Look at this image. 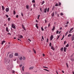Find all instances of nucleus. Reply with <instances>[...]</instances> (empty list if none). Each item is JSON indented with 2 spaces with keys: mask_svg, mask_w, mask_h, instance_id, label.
<instances>
[{
  "mask_svg": "<svg viewBox=\"0 0 74 74\" xmlns=\"http://www.w3.org/2000/svg\"><path fill=\"white\" fill-rule=\"evenodd\" d=\"M71 39H72V41H73V40H74V35H73L72 36Z\"/></svg>",
  "mask_w": 74,
  "mask_h": 74,
  "instance_id": "nucleus-7",
  "label": "nucleus"
},
{
  "mask_svg": "<svg viewBox=\"0 0 74 74\" xmlns=\"http://www.w3.org/2000/svg\"><path fill=\"white\" fill-rule=\"evenodd\" d=\"M12 28H13V29H16V27H15V25L14 24H12Z\"/></svg>",
  "mask_w": 74,
  "mask_h": 74,
  "instance_id": "nucleus-1",
  "label": "nucleus"
},
{
  "mask_svg": "<svg viewBox=\"0 0 74 74\" xmlns=\"http://www.w3.org/2000/svg\"><path fill=\"white\" fill-rule=\"evenodd\" d=\"M18 16H18V15H17L16 16V17L18 18Z\"/></svg>",
  "mask_w": 74,
  "mask_h": 74,
  "instance_id": "nucleus-54",
  "label": "nucleus"
},
{
  "mask_svg": "<svg viewBox=\"0 0 74 74\" xmlns=\"http://www.w3.org/2000/svg\"><path fill=\"white\" fill-rule=\"evenodd\" d=\"M57 37H58V38H57V40H58V38H59V37H60V35L57 36Z\"/></svg>",
  "mask_w": 74,
  "mask_h": 74,
  "instance_id": "nucleus-37",
  "label": "nucleus"
},
{
  "mask_svg": "<svg viewBox=\"0 0 74 74\" xmlns=\"http://www.w3.org/2000/svg\"><path fill=\"white\" fill-rule=\"evenodd\" d=\"M58 33H59V31L57 30L56 32L57 34H58Z\"/></svg>",
  "mask_w": 74,
  "mask_h": 74,
  "instance_id": "nucleus-50",
  "label": "nucleus"
},
{
  "mask_svg": "<svg viewBox=\"0 0 74 74\" xmlns=\"http://www.w3.org/2000/svg\"><path fill=\"white\" fill-rule=\"evenodd\" d=\"M69 44H67L66 45L65 47H69Z\"/></svg>",
  "mask_w": 74,
  "mask_h": 74,
  "instance_id": "nucleus-39",
  "label": "nucleus"
},
{
  "mask_svg": "<svg viewBox=\"0 0 74 74\" xmlns=\"http://www.w3.org/2000/svg\"><path fill=\"white\" fill-rule=\"evenodd\" d=\"M43 68H46V69H48V68L46 66H43Z\"/></svg>",
  "mask_w": 74,
  "mask_h": 74,
  "instance_id": "nucleus-48",
  "label": "nucleus"
},
{
  "mask_svg": "<svg viewBox=\"0 0 74 74\" xmlns=\"http://www.w3.org/2000/svg\"><path fill=\"white\" fill-rule=\"evenodd\" d=\"M4 63H8V59L7 58H5V60H4Z\"/></svg>",
  "mask_w": 74,
  "mask_h": 74,
  "instance_id": "nucleus-2",
  "label": "nucleus"
},
{
  "mask_svg": "<svg viewBox=\"0 0 74 74\" xmlns=\"http://www.w3.org/2000/svg\"><path fill=\"white\" fill-rule=\"evenodd\" d=\"M60 50L61 52H63V47L61 48L60 49Z\"/></svg>",
  "mask_w": 74,
  "mask_h": 74,
  "instance_id": "nucleus-23",
  "label": "nucleus"
},
{
  "mask_svg": "<svg viewBox=\"0 0 74 74\" xmlns=\"http://www.w3.org/2000/svg\"><path fill=\"white\" fill-rule=\"evenodd\" d=\"M21 16H23V13L21 12Z\"/></svg>",
  "mask_w": 74,
  "mask_h": 74,
  "instance_id": "nucleus-32",
  "label": "nucleus"
},
{
  "mask_svg": "<svg viewBox=\"0 0 74 74\" xmlns=\"http://www.w3.org/2000/svg\"><path fill=\"white\" fill-rule=\"evenodd\" d=\"M10 53V52H8L7 53V57L8 56V55H9Z\"/></svg>",
  "mask_w": 74,
  "mask_h": 74,
  "instance_id": "nucleus-45",
  "label": "nucleus"
},
{
  "mask_svg": "<svg viewBox=\"0 0 74 74\" xmlns=\"http://www.w3.org/2000/svg\"><path fill=\"white\" fill-rule=\"evenodd\" d=\"M32 3H35V0H33L32 1Z\"/></svg>",
  "mask_w": 74,
  "mask_h": 74,
  "instance_id": "nucleus-33",
  "label": "nucleus"
},
{
  "mask_svg": "<svg viewBox=\"0 0 74 74\" xmlns=\"http://www.w3.org/2000/svg\"><path fill=\"white\" fill-rule=\"evenodd\" d=\"M6 12L9 11V9L8 8H6L5 9Z\"/></svg>",
  "mask_w": 74,
  "mask_h": 74,
  "instance_id": "nucleus-10",
  "label": "nucleus"
},
{
  "mask_svg": "<svg viewBox=\"0 0 74 74\" xmlns=\"http://www.w3.org/2000/svg\"><path fill=\"white\" fill-rule=\"evenodd\" d=\"M5 41L4 40H3L2 42L1 43V45H3L4 43H5Z\"/></svg>",
  "mask_w": 74,
  "mask_h": 74,
  "instance_id": "nucleus-6",
  "label": "nucleus"
},
{
  "mask_svg": "<svg viewBox=\"0 0 74 74\" xmlns=\"http://www.w3.org/2000/svg\"><path fill=\"white\" fill-rule=\"evenodd\" d=\"M64 35H63L62 36V38L63 39L64 38Z\"/></svg>",
  "mask_w": 74,
  "mask_h": 74,
  "instance_id": "nucleus-58",
  "label": "nucleus"
},
{
  "mask_svg": "<svg viewBox=\"0 0 74 74\" xmlns=\"http://www.w3.org/2000/svg\"><path fill=\"white\" fill-rule=\"evenodd\" d=\"M41 29L42 31H44V28H43L42 27H41Z\"/></svg>",
  "mask_w": 74,
  "mask_h": 74,
  "instance_id": "nucleus-31",
  "label": "nucleus"
},
{
  "mask_svg": "<svg viewBox=\"0 0 74 74\" xmlns=\"http://www.w3.org/2000/svg\"><path fill=\"white\" fill-rule=\"evenodd\" d=\"M47 27L46 26L44 27V29L45 30V29H47Z\"/></svg>",
  "mask_w": 74,
  "mask_h": 74,
  "instance_id": "nucleus-47",
  "label": "nucleus"
},
{
  "mask_svg": "<svg viewBox=\"0 0 74 74\" xmlns=\"http://www.w3.org/2000/svg\"><path fill=\"white\" fill-rule=\"evenodd\" d=\"M19 38H23V36L22 35H20L19 36Z\"/></svg>",
  "mask_w": 74,
  "mask_h": 74,
  "instance_id": "nucleus-16",
  "label": "nucleus"
},
{
  "mask_svg": "<svg viewBox=\"0 0 74 74\" xmlns=\"http://www.w3.org/2000/svg\"><path fill=\"white\" fill-rule=\"evenodd\" d=\"M50 26H51V25L50 24H49V25H48V27H49Z\"/></svg>",
  "mask_w": 74,
  "mask_h": 74,
  "instance_id": "nucleus-55",
  "label": "nucleus"
},
{
  "mask_svg": "<svg viewBox=\"0 0 74 74\" xmlns=\"http://www.w3.org/2000/svg\"><path fill=\"white\" fill-rule=\"evenodd\" d=\"M66 49L67 48H66V47H64V52H66Z\"/></svg>",
  "mask_w": 74,
  "mask_h": 74,
  "instance_id": "nucleus-11",
  "label": "nucleus"
},
{
  "mask_svg": "<svg viewBox=\"0 0 74 74\" xmlns=\"http://www.w3.org/2000/svg\"><path fill=\"white\" fill-rule=\"evenodd\" d=\"M40 15H38V17L37 18V19H39V18H40Z\"/></svg>",
  "mask_w": 74,
  "mask_h": 74,
  "instance_id": "nucleus-35",
  "label": "nucleus"
},
{
  "mask_svg": "<svg viewBox=\"0 0 74 74\" xmlns=\"http://www.w3.org/2000/svg\"><path fill=\"white\" fill-rule=\"evenodd\" d=\"M42 40H44V37H43V36H42Z\"/></svg>",
  "mask_w": 74,
  "mask_h": 74,
  "instance_id": "nucleus-42",
  "label": "nucleus"
},
{
  "mask_svg": "<svg viewBox=\"0 0 74 74\" xmlns=\"http://www.w3.org/2000/svg\"><path fill=\"white\" fill-rule=\"evenodd\" d=\"M36 28H37V29H38V25H37V24H36Z\"/></svg>",
  "mask_w": 74,
  "mask_h": 74,
  "instance_id": "nucleus-19",
  "label": "nucleus"
},
{
  "mask_svg": "<svg viewBox=\"0 0 74 74\" xmlns=\"http://www.w3.org/2000/svg\"><path fill=\"white\" fill-rule=\"evenodd\" d=\"M54 8H55V6H53L52 8V10H53Z\"/></svg>",
  "mask_w": 74,
  "mask_h": 74,
  "instance_id": "nucleus-43",
  "label": "nucleus"
},
{
  "mask_svg": "<svg viewBox=\"0 0 74 74\" xmlns=\"http://www.w3.org/2000/svg\"><path fill=\"white\" fill-rule=\"evenodd\" d=\"M49 8H48L47 9V12H49Z\"/></svg>",
  "mask_w": 74,
  "mask_h": 74,
  "instance_id": "nucleus-41",
  "label": "nucleus"
},
{
  "mask_svg": "<svg viewBox=\"0 0 74 74\" xmlns=\"http://www.w3.org/2000/svg\"><path fill=\"white\" fill-rule=\"evenodd\" d=\"M33 50L34 53H36V50H34V49L33 48Z\"/></svg>",
  "mask_w": 74,
  "mask_h": 74,
  "instance_id": "nucleus-22",
  "label": "nucleus"
},
{
  "mask_svg": "<svg viewBox=\"0 0 74 74\" xmlns=\"http://www.w3.org/2000/svg\"><path fill=\"white\" fill-rule=\"evenodd\" d=\"M58 5L59 6H60V5H61V3H60V2H59V3H58Z\"/></svg>",
  "mask_w": 74,
  "mask_h": 74,
  "instance_id": "nucleus-27",
  "label": "nucleus"
},
{
  "mask_svg": "<svg viewBox=\"0 0 74 74\" xmlns=\"http://www.w3.org/2000/svg\"><path fill=\"white\" fill-rule=\"evenodd\" d=\"M48 42V39L47 38V42Z\"/></svg>",
  "mask_w": 74,
  "mask_h": 74,
  "instance_id": "nucleus-56",
  "label": "nucleus"
},
{
  "mask_svg": "<svg viewBox=\"0 0 74 74\" xmlns=\"http://www.w3.org/2000/svg\"><path fill=\"white\" fill-rule=\"evenodd\" d=\"M67 26H68V25H65V27H67Z\"/></svg>",
  "mask_w": 74,
  "mask_h": 74,
  "instance_id": "nucleus-62",
  "label": "nucleus"
},
{
  "mask_svg": "<svg viewBox=\"0 0 74 74\" xmlns=\"http://www.w3.org/2000/svg\"><path fill=\"white\" fill-rule=\"evenodd\" d=\"M26 8H27V9H29V6L28 5H27L26 6Z\"/></svg>",
  "mask_w": 74,
  "mask_h": 74,
  "instance_id": "nucleus-30",
  "label": "nucleus"
},
{
  "mask_svg": "<svg viewBox=\"0 0 74 74\" xmlns=\"http://www.w3.org/2000/svg\"><path fill=\"white\" fill-rule=\"evenodd\" d=\"M64 35H63L62 36V38L63 39L64 38Z\"/></svg>",
  "mask_w": 74,
  "mask_h": 74,
  "instance_id": "nucleus-59",
  "label": "nucleus"
},
{
  "mask_svg": "<svg viewBox=\"0 0 74 74\" xmlns=\"http://www.w3.org/2000/svg\"><path fill=\"white\" fill-rule=\"evenodd\" d=\"M10 18H8V21H10Z\"/></svg>",
  "mask_w": 74,
  "mask_h": 74,
  "instance_id": "nucleus-46",
  "label": "nucleus"
},
{
  "mask_svg": "<svg viewBox=\"0 0 74 74\" xmlns=\"http://www.w3.org/2000/svg\"><path fill=\"white\" fill-rule=\"evenodd\" d=\"M55 6L56 7H57L58 6H59V5H58V3H56V5H55Z\"/></svg>",
  "mask_w": 74,
  "mask_h": 74,
  "instance_id": "nucleus-34",
  "label": "nucleus"
},
{
  "mask_svg": "<svg viewBox=\"0 0 74 74\" xmlns=\"http://www.w3.org/2000/svg\"><path fill=\"white\" fill-rule=\"evenodd\" d=\"M51 48L52 49H53V51H54V50H55V49L54 48H53V47H52V46H51Z\"/></svg>",
  "mask_w": 74,
  "mask_h": 74,
  "instance_id": "nucleus-20",
  "label": "nucleus"
},
{
  "mask_svg": "<svg viewBox=\"0 0 74 74\" xmlns=\"http://www.w3.org/2000/svg\"><path fill=\"white\" fill-rule=\"evenodd\" d=\"M26 59V58L25 57H23V60H25Z\"/></svg>",
  "mask_w": 74,
  "mask_h": 74,
  "instance_id": "nucleus-36",
  "label": "nucleus"
},
{
  "mask_svg": "<svg viewBox=\"0 0 74 74\" xmlns=\"http://www.w3.org/2000/svg\"><path fill=\"white\" fill-rule=\"evenodd\" d=\"M34 68V67L33 66H31L30 67V68H29V70H32V69H33Z\"/></svg>",
  "mask_w": 74,
  "mask_h": 74,
  "instance_id": "nucleus-17",
  "label": "nucleus"
},
{
  "mask_svg": "<svg viewBox=\"0 0 74 74\" xmlns=\"http://www.w3.org/2000/svg\"><path fill=\"white\" fill-rule=\"evenodd\" d=\"M43 56H45V55L44 54H42Z\"/></svg>",
  "mask_w": 74,
  "mask_h": 74,
  "instance_id": "nucleus-64",
  "label": "nucleus"
},
{
  "mask_svg": "<svg viewBox=\"0 0 74 74\" xmlns=\"http://www.w3.org/2000/svg\"><path fill=\"white\" fill-rule=\"evenodd\" d=\"M55 26H53V28L52 29V31H54V30H55Z\"/></svg>",
  "mask_w": 74,
  "mask_h": 74,
  "instance_id": "nucleus-15",
  "label": "nucleus"
},
{
  "mask_svg": "<svg viewBox=\"0 0 74 74\" xmlns=\"http://www.w3.org/2000/svg\"><path fill=\"white\" fill-rule=\"evenodd\" d=\"M49 46L50 47H51V43H49Z\"/></svg>",
  "mask_w": 74,
  "mask_h": 74,
  "instance_id": "nucleus-52",
  "label": "nucleus"
},
{
  "mask_svg": "<svg viewBox=\"0 0 74 74\" xmlns=\"http://www.w3.org/2000/svg\"><path fill=\"white\" fill-rule=\"evenodd\" d=\"M66 41H65L64 42V44H65L66 43Z\"/></svg>",
  "mask_w": 74,
  "mask_h": 74,
  "instance_id": "nucleus-63",
  "label": "nucleus"
},
{
  "mask_svg": "<svg viewBox=\"0 0 74 74\" xmlns=\"http://www.w3.org/2000/svg\"><path fill=\"white\" fill-rule=\"evenodd\" d=\"M47 8H45L44 9V11L45 13H46L47 12Z\"/></svg>",
  "mask_w": 74,
  "mask_h": 74,
  "instance_id": "nucleus-8",
  "label": "nucleus"
},
{
  "mask_svg": "<svg viewBox=\"0 0 74 74\" xmlns=\"http://www.w3.org/2000/svg\"><path fill=\"white\" fill-rule=\"evenodd\" d=\"M51 15L52 17L54 16V12H53V13L51 14Z\"/></svg>",
  "mask_w": 74,
  "mask_h": 74,
  "instance_id": "nucleus-13",
  "label": "nucleus"
},
{
  "mask_svg": "<svg viewBox=\"0 0 74 74\" xmlns=\"http://www.w3.org/2000/svg\"><path fill=\"white\" fill-rule=\"evenodd\" d=\"M19 60H22V59H23V58H22V57H21L19 58Z\"/></svg>",
  "mask_w": 74,
  "mask_h": 74,
  "instance_id": "nucleus-21",
  "label": "nucleus"
},
{
  "mask_svg": "<svg viewBox=\"0 0 74 74\" xmlns=\"http://www.w3.org/2000/svg\"><path fill=\"white\" fill-rule=\"evenodd\" d=\"M53 38V35H51L50 37V40L51 41L52 40V39Z\"/></svg>",
  "mask_w": 74,
  "mask_h": 74,
  "instance_id": "nucleus-4",
  "label": "nucleus"
},
{
  "mask_svg": "<svg viewBox=\"0 0 74 74\" xmlns=\"http://www.w3.org/2000/svg\"><path fill=\"white\" fill-rule=\"evenodd\" d=\"M13 14L14 15H15V14H16V12H15V11H13Z\"/></svg>",
  "mask_w": 74,
  "mask_h": 74,
  "instance_id": "nucleus-29",
  "label": "nucleus"
},
{
  "mask_svg": "<svg viewBox=\"0 0 74 74\" xmlns=\"http://www.w3.org/2000/svg\"><path fill=\"white\" fill-rule=\"evenodd\" d=\"M23 29H24L25 30H26V29H25V27H24V26H23Z\"/></svg>",
  "mask_w": 74,
  "mask_h": 74,
  "instance_id": "nucleus-28",
  "label": "nucleus"
},
{
  "mask_svg": "<svg viewBox=\"0 0 74 74\" xmlns=\"http://www.w3.org/2000/svg\"><path fill=\"white\" fill-rule=\"evenodd\" d=\"M5 16L6 17V18H8V17H9V16L7 14H6L5 15Z\"/></svg>",
  "mask_w": 74,
  "mask_h": 74,
  "instance_id": "nucleus-40",
  "label": "nucleus"
},
{
  "mask_svg": "<svg viewBox=\"0 0 74 74\" xmlns=\"http://www.w3.org/2000/svg\"><path fill=\"white\" fill-rule=\"evenodd\" d=\"M6 32H9V30H8V27H6Z\"/></svg>",
  "mask_w": 74,
  "mask_h": 74,
  "instance_id": "nucleus-12",
  "label": "nucleus"
},
{
  "mask_svg": "<svg viewBox=\"0 0 74 74\" xmlns=\"http://www.w3.org/2000/svg\"><path fill=\"white\" fill-rule=\"evenodd\" d=\"M11 60L9 59L8 60V63H10L11 62Z\"/></svg>",
  "mask_w": 74,
  "mask_h": 74,
  "instance_id": "nucleus-9",
  "label": "nucleus"
},
{
  "mask_svg": "<svg viewBox=\"0 0 74 74\" xmlns=\"http://www.w3.org/2000/svg\"><path fill=\"white\" fill-rule=\"evenodd\" d=\"M33 6H34V8H35V7H36V4H33Z\"/></svg>",
  "mask_w": 74,
  "mask_h": 74,
  "instance_id": "nucleus-38",
  "label": "nucleus"
},
{
  "mask_svg": "<svg viewBox=\"0 0 74 74\" xmlns=\"http://www.w3.org/2000/svg\"><path fill=\"white\" fill-rule=\"evenodd\" d=\"M44 3H45L44 1H43L42 2V3H41L42 5L44 4Z\"/></svg>",
  "mask_w": 74,
  "mask_h": 74,
  "instance_id": "nucleus-25",
  "label": "nucleus"
},
{
  "mask_svg": "<svg viewBox=\"0 0 74 74\" xmlns=\"http://www.w3.org/2000/svg\"><path fill=\"white\" fill-rule=\"evenodd\" d=\"M15 56H18V53H16L14 54Z\"/></svg>",
  "mask_w": 74,
  "mask_h": 74,
  "instance_id": "nucleus-14",
  "label": "nucleus"
},
{
  "mask_svg": "<svg viewBox=\"0 0 74 74\" xmlns=\"http://www.w3.org/2000/svg\"><path fill=\"white\" fill-rule=\"evenodd\" d=\"M45 23H47V20L45 19Z\"/></svg>",
  "mask_w": 74,
  "mask_h": 74,
  "instance_id": "nucleus-51",
  "label": "nucleus"
},
{
  "mask_svg": "<svg viewBox=\"0 0 74 74\" xmlns=\"http://www.w3.org/2000/svg\"><path fill=\"white\" fill-rule=\"evenodd\" d=\"M13 57V55L12 54H10L9 56V58H12Z\"/></svg>",
  "mask_w": 74,
  "mask_h": 74,
  "instance_id": "nucleus-5",
  "label": "nucleus"
},
{
  "mask_svg": "<svg viewBox=\"0 0 74 74\" xmlns=\"http://www.w3.org/2000/svg\"><path fill=\"white\" fill-rule=\"evenodd\" d=\"M2 8L3 10H4L5 8H4V6H2Z\"/></svg>",
  "mask_w": 74,
  "mask_h": 74,
  "instance_id": "nucleus-18",
  "label": "nucleus"
},
{
  "mask_svg": "<svg viewBox=\"0 0 74 74\" xmlns=\"http://www.w3.org/2000/svg\"><path fill=\"white\" fill-rule=\"evenodd\" d=\"M66 64L67 67L68 68V64H67V63H66Z\"/></svg>",
  "mask_w": 74,
  "mask_h": 74,
  "instance_id": "nucleus-53",
  "label": "nucleus"
},
{
  "mask_svg": "<svg viewBox=\"0 0 74 74\" xmlns=\"http://www.w3.org/2000/svg\"><path fill=\"white\" fill-rule=\"evenodd\" d=\"M60 15H61L62 16V15H63V13H60Z\"/></svg>",
  "mask_w": 74,
  "mask_h": 74,
  "instance_id": "nucleus-44",
  "label": "nucleus"
},
{
  "mask_svg": "<svg viewBox=\"0 0 74 74\" xmlns=\"http://www.w3.org/2000/svg\"><path fill=\"white\" fill-rule=\"evenodd\" d=\"M68 34V32H67L66 34H65V36H67V34Z\"/></svg>",
  "mask_w": 74,
  "mask_h": 74,
  "instance_id": "nucleus-49",
  "label": "nucleus"
},
{
  "mask_svg": "<svg viewBox=\"0 0 74 74\" xmlns=\"http://www.w3.org/2000/svg\"><path fill=\"white\" fill-rule=\"evenodd\" d=\"M40 10L41 11V12H42V9H41V8H40Z\"/></svg>",
  "mask_w": 74,
  "mask_h": 74,
  "instance_id": "nucleus-57",
  "label": "nucleus"
},
{
  "mask_svg": "<svg viewBox=\"0 0 74 74\" xmlns=\"http://www.w3.org/2000/svg\"><path fill=\"white\" fill-rule=\"evenodd\" d=\"M72 35L71 34H69V35H68V37H70Z\"/></svg>",
  "mask_w": 74,
  "mask_h": 74,
  "instance_id": "nucleus-26",
  "label": "nucleus"
},
{
  "mask_svg": "<svg viewBox=\"0 0 74 74\" xmlns=\"http://www.w3.org/2000/svg\"><path fill=\"white\" fill-rule=\"evenodd\" d=\"M73 55H74V54L71 55V58H72V56H73Z\"/></svg>",
  "mask_w": 74,
  "mask_h": 74,
  "instance_id": "nucleus-61",
  "label": "nucleus"
},
{
  "mask_svg": "<svg viewBox=\"0 0 74 74\" xmlns=\"http://www.w3.org/2000/svg\"><path fill=\"white\" fill-rule=\"evenodd\" d=\"M43 70H45V71H48V72H49V71L47 69H43Z\"/></svg>",
  "mask_w": 74,
  "mask_h": 74,
  "instance_id": "nucleus-24",
  "label": "nucleus"
},
{
  "mask_svg": "<svg viewBox=\"0 0 74 74\" xmlns=\"http://www.w3.org/2000/svg\"><path fill=\"white\" fill-rule=\"evenodd\" d=\"M64 35H63L62 36V38L63 39L64 38Z\"/></svg>",
  "mask_w": 74,
  "mask_h": 74,
  "instance_id": "nucleus-60",
  "label": "nucleus"
},
{
  "mask_svg": "<svg viewBox=\"0 0 74 74\" xmlns=\"http://www.w3.org/2000/svg\"><path fill=\"white\" fill-rule=\"evenodd\" d=\"M73 29H74V28H71L70 29V31L69 32V33H71V31H72V30H73Z\"/></svg>",
  "mask_w": 74,
  "mask_h": 74,
  "instance_id": "nucleus-3",
  "label": "nucleus"
}]
</instances>
